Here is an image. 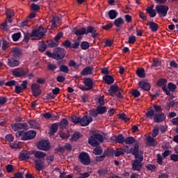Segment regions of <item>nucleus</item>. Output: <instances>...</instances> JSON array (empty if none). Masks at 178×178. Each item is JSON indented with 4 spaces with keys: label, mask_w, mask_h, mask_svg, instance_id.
I'll list each match as a JSON object with an SVG mask.
<instances>
[{
    "label": "nucleus",
    "mask_w": 178,
    "mask_h": 178,
    "mask_svg": "<svg viewBox=\"0 0 178 178\" xmlns=\"http://www.w3.org/2000/svg\"><path fill=\"white\" fill-rule=\"evenodd\" d=\"M104 143V136L99 134H95L88 138V144L92 147H95L92 151V154L95 155H101L104 150L99 145Z\"/></svg>",
    "instance_id": "f257e3e1"
},
{
    "label": "nucleus",
    "mask_w": 178,
    "mask_h": 178,
    "mask_svg": "<svg viewBox=\"0 0 178 178\" xmlns=\"http://www.w3.org/2000/svg\"><path fill=\"white\" fill-rule=\"evenodd\" d=\"M6 15L7 16V19H6L5 22L1 24V25L0 26V29L1 30H4L5 31L8 30V27H9L10 26V23L13 22L12 17L15 16V11H13V10H7L6 11Z\"/></svg>",
    "instance_id": "f03ea898"
},
{
    "label": "nucleus",
    "mask_w": 178,
    "mask_h": 178,
    "mask_svg": "<svg viewBox=\"0 0 178 178\" xmlns=\"http://www.w3.org/2000/svg\"><path fill=\"white\" fill-rule=\"evenodd\" d=\"M36 134L35 131L30 130L25 133L23 131H17L15 136L16 137H21V140L23 141H26V140H33Z\"/></svg>",
    "instance_id": "7ed1b4c3"
},
{
    "label": "nucleus",
    "mask_w": 178,
    "mask_h": 178,
    "mask_svg": "<svg viewBox=\"0 0 178 178\" xmlns=\"http://www.w3.org/2000/svg\"><path fill=\"white\" fill-rule=\"evenodd\" d=\"M32 40H38L43 38L47 33V30L44 29L42 27H39L38 29L32 31Z\"/></svg>",
    "instance_id": "20e7f679"
},
{
    "label": "nucleus",
    "mask_w": 178,
    "mask_h": 178,
    "mask_svg": "<svg viewBox=\"0 0 178 178\" xmlns=\"http://www.w3.org/2000/svg\"><path fill=\"white\" fill-rule=\"evenodd\" d=\"M29 69L24 68V67H17L14 69L12 71L13 75L15 76V77H26L27 74H29Z\"/></svg>",
    "instance_id": "39448f33"
},
{
    "label": "nucleus",
    "mask_w": 178,
    "mask_h": 178,
    "mask_svg": "<svg viewBox=\"0 0 178 178\" xmlns=\"http://www.w3.org/2000/svg\"><path fill=\"white\" fill-rule=\"evenodd\" d=\"M73 31L75 35H84V34L87 35V34H90V33H92L94 31V27L88 26L87 29L81 28L79 29H77V28H75L73 29Z\"/></svg>",
    "instance_id": "423d86ee"
},
{
    "label": "nucleus",
    "mask_w": 178,
    "mask_h": 178,
    "mask_svg": "<svg viewBox=\"0 0 178 178\" xmlns=\"http://www.w3.org/2000/svg\"><path fill=\"white\" fill-rule=\"evenodd\" d=\"M143 161H144V156H140L139 157L135 158V160L132 162L133 170L140 172V170L143 169Z\"/></svg>",
    "instance_id": "0eeeda50"
},
{
    "label": "nucleus",
    "mask_w": 178,
    "mask_h": 178,
    "mask_svg": "<svg viewBox=\"0 0 178 178\" xmlns=\"http://www.w3.org/2000/svg\"><path fill=\"white\" fill-rule=\"evenodd\" d=\"M79 159L81 163H82V165H85L86 166L91 163V159L87 152H82L80 153L79 155Z\"/></svg>",
    "instance_id": "6e6552de"
},
{
    "label": "nucleus",
    "mask_w": 178,
    "mask_h": 178,
    "mask_svg": "<svg viewBox=\"0 0 178 178\" xmlns=\"http://www.w3.org/2000/svg\"><path fill=\"white\" fill-rule=\"evenodd\" d=\"M106 112V106H98L96 109L89 111L90 116L97 118L98 115H104Z\"/></svg>",
    "instance_id": "1a4fd4ad"
},
{
    "label": "nucleus",
    "mask_w": 178,
    "mask_h": 178,
    "mask_svg": "<svg viewBox=\"0 0 178 178\" xmlns=\"http://www.w3.org/2000/svg\"><path fill=\"white\" fill-rule=\"evenodd\" d=\"M156 10L159 15L160 17H165L168 15V10H169V7L168 6L158 5L156 6Z\"/></svg>",
    "instance_id": "9d476101"
},
{
    "label": "nucleus",
    "mask_w": 178,
    "mask_h": 178,
    "mask_svg": "<svg viewBox=\"0 0 178 178\" xmlns=\"http://www.w3.org/2000/svg\"><path fill=\"white\" fill-rule=\"evenodd\" d=\"M37 147L42 151H48L51 148V145L48 140H42L37 143Z\"/></svg>",
    "instance_id": "9b49d317"
},
{
    "label": "nucleus",
    "mask_w": 178,
    "mask_h": 178,
    "mask_svg": "<svg viewBox=\"0 0 178 178\" xmlns=\"http://www.w3.org/2000/svg\"><path fill=\"white\" fill-rule=\"evenodd\" d=\"M11 129L14 131H19V130H27L29 129V124L27 123H14L11 125Z\"/></svg>",
    "instance_id": "f8f14e48"
},
{
    "label": "nucleus",
    "mask_w": 178,
    "mask_h": 178,
    "mask_svg": "<svg viewBox=\"0 0 178 178\" xmlns=\"http://www.w3.org/2000/svg\"><path fill=\"white\" fill-rule=\"evenodd\" d=\"M92 122V118L90 115H83L82 118L80 119V124L82 127H86L88 126Z\"/></svg>",
    "instance_id": "ddd939ff"
},
{
    "label": "nucleus",
    "mask_w": 178,
    "mask_h": 178,
    "mask_svg": "<svg viewBox=\"0 0 178 178\" xmlns=\"http://www.w3.org/2000/svg\"><path fill=\"white\" fill-rule=\"evenodd\" d=\"M65 58V49H56L54 53V59L59 60Z\"/></svg>",
    "instance_id": "4468645a"
},
{
    "label": "nucleus",
    "mask_w": 178,
    "mask_h": 178,
    "mask_svg": "<svg viewBox=\"0 0 178 178\" xmlns=\"http://www.w3.org/2000/svg\"><path fill=\"white\" fill-rule=\"evenodd\" d=\"M139 146L138 143L135 144L133 147L131 148V154L135 156V158H138L143 156V152L138 151Z\"/></svg>",
    "instance_id": "2eb2a0df"
},
{
    "label": "nucleus",
    "mask_w": 178,
    "mask_h": 178,
    "mask_svg": "<svg viewBox=\"0 0 178 178\" xmlns=\"http://www.w3.org/2000/svg\"><path fill=\"white\" fill-rule=\"evenodd\" d=\"M31 90L33 97H38L41 94V90H40V85L37 83H33L31 85Z\"/></svg>",
    "instance_id": "dca6fc26"
},
{
    "label": "nucleus",
    "mask_w": 178,
    "mask_h": 178,
    "mask_svg": "<svg viewBox=\"0 0 178 178\" xmlns=\"http://www.w3.org/2000/svg\"><path fill=\"white\" fill-rule=\"evenodd\" d=\"M123 24H124V19H123L122 17L116 18L114 20V26L117 27L116 31H120V28L122 26H123Z\"/></svg>",
    "instance_id": "f3484780"
},
{
    "label": "nucleus",
    "mask_w": 178,
    "mask_h": 178,
    "mask_svg": "<svg viewBox=\"0 0 178 178\" xmlns=\"http://www.w3.org/2000/svg\"><path fill=\"white\" fill-rule=\"evenodd\" d=\"M166 119V115L164 113H156L154 117V122L155 123H161Z\"/></svg>",
    "instance_id": "a211bd4d"
},
{
    "label": "nucleus",
    "mask_w": 178,
    "mask_h": 178,
    "mask_svg": "<svg viewBox=\"0 0 178 178\" xmlns=\"http://www.w3.org/2000/svg\"><path fill=\"white\" fill-rule=\"evenodd\" d=\"M83 84L89 90H92L94 87V81L91 78H85L83 79Z\"/></svg>",
    "instance_id": "6ab92c4d"
},
{
    "label": "nucleus",
    "mask_w": 178,
    "mask_h": 178,
    "mask_svg": "<svg viewBox=\"0 0 178 178\" xmlns=\"http://www.w3.org/2000/svg\"><path fill=\"white\" fill-rule=\"evenodd\" d=\"M7 65H8L10 67H16L20 65V61L15 59V58H10L8 59Z\"/></svg>",
    "instance_id": "aec40b11"
},
{
    "label": "nucleus",
    "mask_w": 178,
    "mask_h": 178,
    "mask_svg": "<svg viewBox=\"0 0 178 178\" xmlns=\"http://www.w3.org/2000/svg\"><path fill=\"white\" fill-rule=\"evenodd\" d=\"M139 87L145 91H149L151 90V86L145 81H140L138 83Z\"/></svg>",
    "instance_id": "412c9836"
},
{
    "label": "nucleus",
    "mask_w": 178,
    "mask_h": 178,
    "mask_svg": "<svg viewBox=\"0 0 178 178\" xmlns=\"http://www.w3.org/2000/svg\"><path fill=\"white\" fill-rule=\"evenodd\" d=\"M147 26H149V29L152 33H156L158 31V29H159L158 24L151 21L147 22Z\"/></svg>",
    "instance_id": "4be33fe9"
},
{
    "label": "nucleus",
    "mask_w": 178,
    "mask_h": 178,
    "mask_svg": "<svg viewBox=\"0 0 178 178\" xmlns=\"http://www.w3.org/2000/svg\"><path fill=\"white\" fill-rule=\"evenodd\" d=\"M11 54L13 58H15V59H17V58H19V56H22V49L17 47L13 48L11 50Z\"/></svg>",
    "instance_id": "5701e85b"
},
{
    "label": "nucleus",
    "mask_w": 178,
    "mask_h": 178,
    "mask_svg": "<svg viewBox=\"0 0 178 178\" xmlns=\"http://www.w3.org/2000/svg\"><path fill=\"white\" fill-rule=\"evenodd\" d=\"M147 13L150 16V17H155L156 16V10H154V5L152 4L146 9Z\"/></svg>",
    "instance_id": "b1692460"
},
{
    "label": "nucleus",
    "mask_w": 178,
    "mask_h": 178,
    "mask_svg": "<svg viewBox=\"0 0 178 178\" xmlns=\"http://www.w3.org/2000/svg\"><path fill=\"white\" fill-rule=\"evenodd\" d=\"M30 158V152H27V150H23L21 152L19 159L20 161H26V159H29Z\"/></svg>",
    "instance_id": "393cba45"
},
{
    "label": "nucleus",
    "mask_w": 178,
    "mask_h": 178,
    "mask_svg": "<svg viewBox=\"0 0 178 178\" xmlns=\"http://www.w3.org/2000/svg\"><path fill=\"white\" fill-rule=\"evenodd\" d=\"M59 127V123H54L51 124L50 131L49 132V134L50 136H54L56 131H58V128Z\"/></svg>",
    "instance_id": "a878e982"
},
{
    "label": "nucleus",
    "mask_w": 178,
    "mask_h": 178,
    "mask_svg": "<svg viewBox=\"0 0 178 178\" xmlns=\"http://www.w3.org/2000/svg\"><path fill=\"white\" fill-rule=\"evenodd\" d=\"M62 24V21L59 17H54L53 21L51 22V29H55L56 26L60 25Z\"/></svg>",
    "instance_id": "bb28decb"
},
{
    "label": "nucleus",
    "mask_w": 178,
    "mask_h": 178,
    "mask_svg": "<svg viewBox=\"0 0 178 178\" xmlns=\"http://www.w3.org/2000/svg\"><path fill=\"white\" fill-rule=\"evenodd\" d=\"M81 76H88V74H92V67H86L81 72Z\"/></svg>",
    "instance_id": "cd10ccee"
},
{
    "label": "nucleus",
    "mask_w": 178,
    "mask_h": 178,
    "mask_svg": "<svg viewBox=\"0 0 178 178\" xmlns=\"http://www.w3.org/2000/svg\"><path fill=\"white\" fill-rule=\"evenodd\" d=\"M104 81H105L106 84H113V81H115V79H113V77L111 75H105L103 77Z\"/></svg>",
    "instance_id": "c85d7f7f"
},
{
    "label": "nucleus",
    "mask_w": 178,
    "mask_h": 178,
    "mask_svg": "<svg viewBox=\"0 0 178 178\" xmlns=\"http://www.w3.org/2000/svg\"><path fill=\"white\" fill-rule=\"evenodd\" d=\"M147 145H149V147H154L155 145H156V144H158L156 143V140L151 136H148L147 138Z\"/></svg>",
    "instance_id": "c756f323"
},
{
    "label": "nucleus",
    "mask_w": 178,
    "mask_h": 178,
    "mask_svg": "<svg viewBox=\"0 0 178 178\" xmlns=\"http://www.w3.org/2000/svg\"><path fill=\"white\" fill-rule=\"evenodd\" d=\"M43 162L42 160L40 159H36L35 160V169L37 170H42V165H43Z\"/></svg>",
    "instance_id": "7c9ffc66"
},
{
    "label": "nucleus",
    "mask_w": 178,
    "mask_h": 178,
    "mask_svg": "<svg viewBox=\"0 0 178 178\" xmlns=\"http://www.w3.org/2000/svg\"><path fill=\"white\" fill-rule=\"evenodd\" d=\"M136 74L140 79H144L145 78V70L143 68H139L136 70Z\"/></svg>",
    "instance_id": "2f4dec72"
},
{
    "label": "nucleus",
    "mask_w": 178,
    "mask_h": 178,
    "mask_svg": "<svg viewBox=\"0 0 178 178\" xmlns=\"http://www.w3.org/2000/svg\"><path fill=\"white\" fill-rule=\"evenodd\" d=\"M34 155L35 156V158H37L38 159L40 160L45 158V156H47V154H45V153L42 152H35L34 153Z\"/></svg>",
    "instance_id": "473e14b6"
},
{
    "label": "nucleus",
    "mask_w": 178,
    "mask_h": 178,
    "mask_svg": "<svg viewBox=\"0 0 178 178\" xmlns=\"http://www.w3.org/2000/svg\"><path fill=\"white\" fill-rule=\"evenodd\" d=\"M69 125V122L67 119L63 118L60 123H58V126L60 129H66Z\"/></svg>",
    "instance_id": "72a5a7b5"
},
{
    "label": "nucleus",
    "mask_w": 178,
    "mask_h": 178,
    "mask_svg": "<svg viewBox=\"0 0 178 178\" xmlns=\"http://www.w3.org/2000/svg\"><path fill=\"white\" fill-rule=\"evenodd\" d=\"M147 119H154V116H155V112L154 109L151 108L148 110L145 114Z\"/></svg>",
    "instance_id": "f704fd0d"
},
{
    "label": "nucleus",
    "mask_w": 178,
    "mask_h": 178,
    "mask_svg": "<svg viewBox=\"0 0 178 178\" xmlns=\"http://www.w3.org/2000/svg\"><path fill=\"white\" fill-rule=\"evenodd\" d=\"M115 142L118 144H123L124 143V137L122 134L118 135L115 138Z\"/></svg>",
    "instance_id": "c9c22d12"
},
{
    "label": "nucleus",
    "mask_w": 178,
    "mask_h": 178,
    "mask_svg": "<svg viewBox=\"0 0 178 178\" xmlns=\"http://www.w3.org/2000/svg\"><path fill=\"white\" fill-rule=\"evenodd\" d=\"M108 16L111 20H113V19H116L118 17V12L115 10H111L108 11Z\"/></svg>",
    "instance_id": "e433bc0d"
},
{
    "label": "nucleus",
    "mask_w": 178,
    "mask_h": 178,
    "mask_svg": "<svg viewBox=\"0 0 178 178\" xmlns=\"http://www.w3.org/2000/svg\"><path fill=\"white\" fill-rule=\"evenodd\" d=\"M38 47L40 52H44L47 49V44L44 42H39Z\"/></svg>",
    "instance_id": "4c0bfd02"
},
{
    "label": "nucleus",
    "mask_w": 178,
    "mask_h": 178,
    "mask_svg": "<svg viewBox=\"0 0 178 178\" xmlns=\"http://www.w3.org/2000/svg\"><path fill=\"white\" fill-rule=\"evenodd\" d=\"M145 168H146L147 170H149V172H155V170H156V165L154 164H146Z\"/></svg>",
    "instance_id": "58836bf2"
},
{
    "label": "nucleus",
    "mask_w": 178,
    "mask_h": 178,
    "mask_svg": "<svg viewBox=\"0 0 178 178\" xmlns=\"http://www.w3.org/2000/svg\"><path fill=\"white\" fill-rule=\"evenodd\" d=\"M81 119V118H78L76 115H72L70 118V120L72 123H74V124H80V120Z\"/></svg>",
    "instance_id": "ea45409f"
},
{
    "label": "nucleus",
    "mask_w": 178,
    "mask_h": 178,
    "mask_svg": "<svg viewBox=\"0 0 178 178\" xmlns=\"http://www.w3.org/2000/svg\"><path fill=\"white\" fill-rule=\"evenodd\" d=\"M136 141V139H134V138L129 136L128 138H124V142L125 144L127 145H131L134 144V143Z\"/></svg>",
    "instance_id": "a19ab883"
},
{
    "label": "nucleus",
    "mask_w": 178,
    "mask_h": 178,
    "mask_svg": "<svg viewBox=\"0 0 178 178\" xmlns=\"http://www.w3.org/2000/svg\"><path fill=\"white\" fill-rule=\"evenodd\" d=\"M131 94L133 97H134V98H138V97L141 95L140 91L136 89H132L131 91Z\"/></svg>",
    "instance_id": "79ce46f5"
},
{
    "label": "nucleus",
    "mask_w": 178,
    "mask_h": 178,
    "mask_svg": "<svg viewBox=\"0 0 178 178\" xmlns=\"http://www.w3.org/2000/svg\"><path fill=\"white\" fill-rule=\"evenodd\" d=\"M81 49L86 50L90 48V43L88 42L83 41L81 43Z\"/></svg>",
    "instance_id": "37998d69"
},
{
    "label": "nucleus",
    "mask_w": 178,
    "mask_h": 178,
    "mask_svg": "<svg viewBox=\"0 0 178 178\" xmlns=\"http://www.w3.org/2000/svg\"><path fill=\"white\" fill-rule=\"evenodd\" d=\"M157 86L159 87H166V79H161L157 81Z\"/></svg>",
    "instance_id": "c03bdc74"
},
{
    "label": "nucleus",
    "mask_w": 178,
    "mask_h": 178,
    "mask_svg": "<svg viewBox=\"0 0 178 178\" xmlns=\"http://www.w3.org/2000/svg\"><path fill=\"white\" fill-rule=\"evenodd\" d=\"M60 72L63 73H69V67L67 65H62L60 66Z\"/></svg>",
    "instance_id": "a18cd8bd"
},
{
    "label": "nucleus",
    "mask_w": 178,
    "mask_h": 178,
    "mask_svg": "<svg viewBox=\"0 0 178 178\" xmlns=\"http://www.w3.org/2000/svg\"><path fill=\"white\" fill-rule=\"evenodd\" d=\"M57 68H58V66H56V65L52 64L51 63H49L47 65V69L51 72H54V70H56Z\"/></svg>",
    "instance_id": "49530a36"
},
{
    "label": "nucleus",
    "mask_w": 178,
    "mask_h": 178,
    "mask_svg": "<svg viewBox=\"0 0 178 178\" xmlns=\"http://www.w3.org/2000/svg\"><path fill=\"white\" fill-rule=\"evenodd\" d=\"M31 38V40H33V33H32V32L31 33H26L24 35V40L25 42H29V40H30Z\"/></svg>",
    "instance_id": "de8ad7c7"
},
{
    "label": "nucleus",
    "mask_w": 178,
    "mask_h": 178,
    "mask_svg": "<svg viewBox=\"0 0 178 178\" xmlns=\"http://www.w3.org/2000/svg\"><path fill=\"white\" fill-rule=\"evenodd\" d=\"M123 154H124V149L122 148L117 149L115 151V156H120V155H123Z\"/></svg>",
    "instance_id": "09e8293b"
},
{
    "label": "nucleus",
    "mask_w": 178,
    "mask_h": 178,
    "mask_svg": "<svg viewBox=\"0 0 178 178\" xmlns=\"http://www.w3.org/2000/svg\"><path fill=\"white\" fill-rule=\"evenodd\" d=\"M22 37V34L20 33H16L13 34L12 38L13 41H19V39Z\"/></svg>",
    "instance_id": "8fccbe9b"
},
{
    "label": "nucleus",
    "mask_w": 178,
    "mask_h": 178,
    "mask_svg": "<svg viewBox=\"0 0 178 178\" xmlns=\"http://www.w3.org/2000/svg\"><path fill=\"white\" fill-rule=\"evenodd\" d=\"M153 67H158V66H161V61H159V59L154 58L153 60V63L152 65Z\"/></svg>",
    "instance_id": "3c124183"
},
{
    "label": "nucleus",
    "mask_w": 178,
    "mask_h": 178,
    "mask_svg": "<svg viewBox=\"0 0 178 178\" xmlns=\"http://www.w3.org/2000/svg\"><path fill=\"white\" fill-rule=\"evenodd\" d=\"M118 91H119V87L118 86H111V95H115V94H116V92H118Z\"/></svg>",
    "instance_id": "603ef678"
},
{
    "label": "nucleus",
    "mask_w": 178,
    "mask_h": 178,
    "mask_svg": "<svg viewBox=\"0 0 178 178\" xmlns=\"http://www.w3.org/2000/svg\"><path fill=\"white\" fill-rule=\"evenodd\" d=\"M48 45L50 48H55V47H58V42H54V40H50L48 42Z\"/></svg>",
    "instance_id": "864d4df0"
},
{
    "label": "nucleus",
    "mask_w": 178,
    "mask_h": 178,
    "mask_svg": "<svg viewBox=\"0 0 178 178\" xmlns=\"http://www.w3.org/2000/svg\"><path fill=\"white\" fill-rule=\"evenodd\" d=\"M81 136V134L79 132H75L72 136V139L73 141H77L78 139L79 138V137Z\"/></svg>",
    "instance_id": "5fc2aeb1"
},
{
    "label": "nucleus",
    "mask_w": 178,
    "mask_h": 178,
    "mask_svg": "<svg viewBox=\"0 0 178 178\" xmlns=\"http://www.w3.org/2000/svg\"><path fill=\"white\" fill-rule=\"evenodd\" d=\"M156 158H157V163L159 165H162L163 163V159L162 158V155L161 154H156Z\"/></svg>",
    "instance_id": "6e6d98bb"
},
{
    "label": "nucleus",
    "mask_w": 178,
    "mask_h": 178,
    "mask_svg": "<svg viewBox=\"0 0 178 178\" xmlns=\"http://www.w3.org/2000/svg\"><path fill=\"white\" fill-rule=\"evenodd\" d=\"M168 88L170 90V91H172V92H174V91H176V85L170 83L168 85Z\"/></svg>",
    "instance_id": "4d7b16f0"
},
{
    "label": "nucleus",
    "mask_w": 178,
    "mask_h": 178,
    "mask_svg": "<svg viewBox=\"0 0 178 178\" xmlns=\"http://www.w3.org/2000/svg\"><path fill=\"white\" fill-rule=\"evenodd\" d=\"M159 133V128L156 127V128L153 129L152 137H153V138L156 137V136H158Z\"/></svg>",
    "instance_id": "13d9d810"
},
{
    "label": "nucleus",
    "mask_w": 178,
    "mask_h": 178,
    "mask_svg": "<svg viewBox=\"0 0 178 178\" xmlns=\"http://www.w3.org/2000/svg\"><path fill=\"white\" fill-rule=\"evenodd\" d=\"M172 123L174 124V126H177L176 128V133L178 134V117L173 118L172 120Z\"/></svg>",
    "instance_id": "bf43d9fd"
},
{
    "label": "nucleus",
    "mask_w": 178,
    "mask_h": 178,
    "mask_svg": "<svg viewBox=\"0 0 178 178\" xmlns=\"http://www.w3.org/2000/svg\"><path fill=\"white\" fill-rule=\"evenodd\" d=\"M112 152H113V150L107 149L104 151L103 155L104 156V157L111 156L112 155Z\"/></svg>",
    "instance_id": "052dcab7"
},
{
    "label": "nucleus",
    "mask_w": 178,
    "mask_h": 178,
    "mask_svg": "<svg viewBox=\"0 0 178 178\" xmlns=\"http://www.w3.org/2000/svg\"><path fill=\"white\" fill-rule=\"evenodd\" d=\"M9 47V43L6 40H3L2 49L3 51H6L7 48Z\"/></svg>",
    "instance_id": "680f3d73"
},
{
    "label": "nucleus",
    "mask_w": 178,
    "mask_h": 178,
    "mask_svg": "<svg viewBox=\"0 0 178 178\" xmlns=\"http://www.w3.org/2000/svg\"><path fill=\"white\" fill-rule=\"evenodd\" d=\"M136 41V36L132 35L131 36L129 37V40H128L129 44H134Z\"/></svg>",
    "instance_id": "e2e57ef3"
},
{
    "label": "nucleus",
    "mask_w": 178,
    "mask_h": 178,
    "mask_svg": "<svg viewBox=\"0 0 178 178\" xmlns=\"http://www.w3.org/2000/svg\"><path fill=\"white\" fill-rule=\"evenodd\" d=\"M6 140L8 143H12V141H13L15 138H13V136H12V134H8L6 136Z\"/></svg>",
    "instance_id": "0e129e2a"
},
{
    "label": "nucleus",
    "mask_w": 178,
    "mask_h": 178,
    "mask_svg": "<svg viewBox=\"0 0 178 178\" xmlns=\"http://www.w3.org/2000/svg\"><path fill=\"white\" fill-rule=\"evenodd\" d=\"M170 160L174 162H178V154H172L170 155Z\"/></svg>",
    "instance_id": "69168bd1"
},
{
    "label": "nucleus",
    "mask_w": 178,
    "mask_h": 178,
    "mask_svg": "<svg viewBox=\"0 0 178 178\" xmlns=\"http://www.w3.org/2000/svg\"><path fill=\"white\" fill-rule=\"evenodd\" d=\"M60 137L61 138H69V132H60Z\"/></svg>",
    "instance_id": "338daca9"
},
{
    "label": "nucleus",
    "mask_w": 178,
    "mask_h": 178,
    "mask_svg": "<svg viewBox=\"0 0 178 178\" xmlns=\"http://www.w3.org/2000/svg\"><path fill=\"white\" fill-rule=\"evenodd\" d=\"M60 178H73V175L70 174V175H66V174L65 173H61L60 175Z\"/></svg>",
    "instance_id": "774afa93"
}]
</instances>
